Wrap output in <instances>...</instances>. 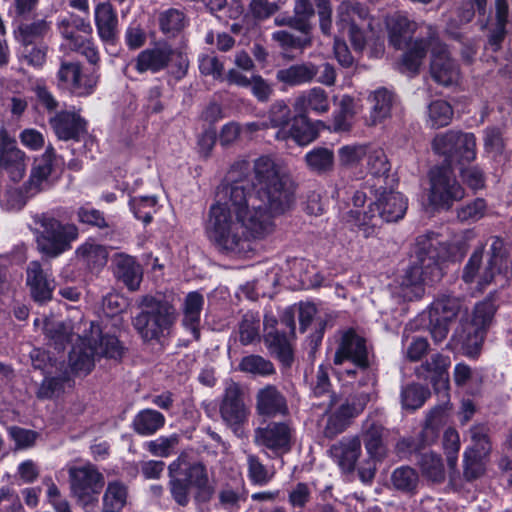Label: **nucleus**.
Listing matches in <instances>:
<instances>
[{"label": "nucleus", "mask_w": 512, "mask_h": 512, "mask_svg": "<svg viewBox=\"0 0 512 512\" xmlns=\"http://www.w3.org/2000/svg\"><path fill=\"white\" fill-rule=\"evenodd\" d=\"M38 249L51 257H56L70 248L78 237V229L73 224H62L48 214L33 217Z\"/></svg>", "instance_id": "6e6552de"}, {"label": "nucleus", "mask_w": 512, "mask_h": 512, "mask_svg": "<svg viewBox=\"0 0 512 512\" xmlns=\"http://www.w3.org/2000/svg\"><path fill=\"white\" fill-rule=\"evenodd\" d=\"M352 202L355 209H351L348 213L350 221L362 228L365 237L374 235L377 226V223L374 221L376 218L374 203L370 204L368 211H360L359 208L363 207L366 202V194L361 191L354 193Z\"/></svg>", "instance_id": "c756f323"}, {"label": "nucleus", "mask_w": 512, "mask_h": 512, "mask_svg": "<svg viewBox=\"0 0 512 512\" xmlns=\"http://www.w3.org/2000/svg\"><path fill=\"white\" fill-rule=\"evenodd\" d=\"M128 490L120 481H111L103 495L102 512H121L127 503Z\"/></svg>", "instance_id": "ea45409f"}, {"label": "nucleus", "mask_w": 512, "mask_h": 512, "mask_svg": "<svg viewBox=\"0 0 512 512\" xmlns=\"http://www.w3.org/2000/svg\"><path fill=\"white\" fill-rule=\"evenodd\" d=\"M369 173L376 178H384L390 171V164L382 149H374L367 153Z\"/></svg>", "instance_id": "e2e57ef3"}, {"label": "nucleus", "mask_w": 512, "mask_h": 512, "mask_svg": "<svg viewBox=\"0 0 512 512\" xmlns=\"http://www.w3.org/2000/svg\"><path fill=\"white\" fill-rule=\"evenodd\" d=\"M367 155V149L363 145H345L338 150L341 165L352 167L357 165Z\"/></svg>", "instance_id": "774afa93"}, {"label": "nucleus", "mask_w": 512, "mask_h": 512, "mask_svg": "<svg viewBox=\"0 0 512 512\" xmlns=\"http://www.w3.org/2000/svg\"><path fill=\"white\" fill-rule=\"evenodd\" d=\"M422 475L432 482H443L445 479V469L442 458L434 452H424L419 455L417 460Z\"/></svg>", "instance_id": "a19ab883"}, {"label": "nucleus", "mask_w": 512, "mask_h": 512, "mask_svg": "<svg viewBox=\"0 0 512 512\" xmlns=\"http://www.w3.org/2000/svg\"><path fill=\"white\" fill-rule=\"evenodd\" d=\"M46 335L53 341L55 349H63L66 342H72L69 353V365L76 373H89L95 360L107 358L118 361L122 358L124 347L117 337L104 334L99 325L87 320L76 323L46 321Z\"/></svg>", "instance_id": "f03ea898"}, {"label": "nucleus", "mask_w": 512, "mask_h": 512, "mask_svg": "<svg viewBox=\"0 0 512 512\" xmlns=\"http://www.w3.org/2000/svg\"><path fill=\"white\" fill-rule=\"evenodd\" d=\"M53 149L47 148L45 153L35 160L28 180L24 183V189L28 196L35 195L51 189L58 177L53 168Z\"/></svg>", "instance_id": "a211bd4d"}, {"label": "nucleus", "mask_w": 512, "mask_h": 512, "mask_svg": "<svg viewBox=\"0 0 512 512\" xmlns=\"http://www.w3.org/2000/svg\"><path fill=\"white\" fill-rule=\"evenodd\" d=\"M320 127H324L323 122L313 123L306 115L299 113L292 119L290 127H282L277 131L276 138L278 140L292 139L298 145L305 146L318 137Z\"/></svg>", "instance_id": "5701e85b"}, {"label": "nucleus", "mask_w": 512, "mask_h": 512, "mask_svg": "<svg viewBox=\"0 0 512 512\" xmlns=\"http://www.w3.org/2000/svg\"><path fill=\"white\" fill-rule=\"evenodd\" d=\"M308 168L316 173H325L332 170L334 165L333 151L328 148H314L305 155Z\"/></svg>", "instance_id": "37998d69"}, {"label": "nucleus", "mask_w": 512, "mask_h": 512, "mask_svg": "<svg viewBox=\"0 0 512 512\" xmlns=\"http://www.w3.org/2000/svg\"><path fill=\"white\" fill-rule=\"evenodd\" d=\"M256 400V409L261 415L275 416L288 412L286 399L274 386L268 385L259 390Z\"/></svg>", "instance_id": "7c9ffc66"}, {"label": "nucleus", "mask_w": 512, "mask_h": 512, "mask_svg": "<svg viewBox=\"0 0 512 512\" xmlns=\"http://www.w3.org/2000/svg\"><path fill=\"white\" fill-rule=\"evenodd\" d=\"M429 46L431 48L430 74L433 80L445 87L457 85L461 78L460 70L446 47L434 36L430 37Z\"/></svg>", "instance_id": "2eb2a0df"}, {"label": "nucleus", "mask_w": 512, "mask_h": 512, "mask_svg": "<svg viewBox=\"0 0 512 512\" xmlns=\"http://www.w3.org/2000/svg\"><path fill=\"white\" fill-rule=\"evenodd\" d=\"M265 342L270 352L276 355L283 363L289 364L292 360V349L287 337L277 331H268Z\"/></svg>", "instance_id": "49530a36"}, {"label": "nucleus", "mask_w": 512, "mask_h": 512, "mask_svg": "<svg viewBox=\"0 0 512 512\" xmlns=\"http://www.w3.org/2000/svg\"><path fill=\"white\" fill-rule=\"evenodd\" d=\"M293 107L296 112L303 115L310 111L316 114H324L330 109L329 96L322 88L314 87L298 95Z\"/></svg>", "instance_id": "cd10ccee"}, {"label": "nucleus", "mask_w": 512, "mask_h": 512, "mask_svg": "<svg viewBox=\"0 0 512 512\" xmlns=\"http://www.w3.org/2000/svg\"><path fill=\"white\" fill-rule=\"evenodd\" d=\"M31 197L27 195L24 187L22 189L0 188V204L7 211L20 210L26 204L27 199Z\"/></svg>", "instance_id": "864d4df0"}, {"label": "nucleus", "mask_w": 512, "mask_h": 512, "mask_svg": "<svg viewBox=\"0 0 512 512\" xmlns=\"http://www.w3.org/2000/svg\"><path fill=\"white\" fill-rule=\"evenodd\" d=\"M225 202L213 204L205 231L216 248L231 256H246L252 251V240H261L275 229L274 218L294 204L286 168L271 156L254 161L253 181H235Z\"/></svg>", "instance_id": "f257e3e1"}, {"label": "nucleus", "mask_w": 512, "mask_h": 512, "mask_svg": "<svg viewBox=\"0 0 512 512\" xmlns=\"http://www.w3.org/2000/svg\"><path fill=\"white\" fill-rule=\"evenodd\" d=\"M472 445L465 452H471L482 457H487L491 451V444L487 434V428L483 425H475L470 429Z\"/></svg>", "instance_id": "6e6d98bb"}, {"label": "nucleus", "mask_w": 512, "mask_h": 512, "mask_svg": "<svg viewBox=\"0 0 512 512\" xmlns=\"http://www.w3.org/2000/svg\"><path fill=\"white\" fill-rule=\"evenodd\" d=\"M383 427L372 421L364 424L363 440L369 460L359 467V476L363 482H370L376 472V462L386 455V448L383 443Z\"/></svg>", "instance_id": "dca6fc26"}, {"label": "nucleus", "mask_w": 512, "mask_h": 512, "mask_svg": "<svg viewBox=\"0 0 512 512\" xmlns=\"http://www.w3.org/2000/svg\"><path fill=\"white\" fill-rule=\"evenodd\" d=\"M51 125L61 140H78L86 133V121L74 111H63L51 119Z\"/></svg>", "instance_id": "bb28decb"}, {"label": "nucleus", "mask_w": 512, "mask_h": 512, "mask_svg": "<svg viewBox=\"0 0 512 512\" xmlns=\"http://www.w3.org/2000/svg\"><path fill=\"white\" fill-rule=\"evenodd\" d=\"M180 437L174 433L169 436H160L155 440L146 442L145 447L154 456L168 457L179 444Z\"/></svg>", "instance_id": "4d7b16f0"}, {"label": "nucleus", "mask_w": 512, "mask_h": 512, "mask_svg": "<svg viewBox=\"0 0 512 512\" xmlns=\"http://www.w3.org/2000/svg\"><path fill=\"white\" fill-rule=\"evenodd\" d=\"M292 429L285 422H272L255 430L254 442L260 447L271 450L276 455L290 449Z\"/></svg>", "instance_id": "aec40b11"}, {"label": "nucleus", "mask_w": 512, "mask_h": 512, "mask_svg": "<svg viewBox=\"0 0 512 512\" xmlns=\"http://www.w3.org/2000/svg\"><path fill=\"white\" fill-rule=\"evenodd\" d=\"M462 277L466 283H476L479 290L492 282L500 287L505 286L508 282V268L504 257V242L499 238L492 240L485 266H482V250L475 251L464 267Z\"/></svg>", "instance_id": "0eeeda50"}, {"label": "nucleus", "mask_w": 512, "mask_h": 512, "mask_svg": "<svg viewBox=\"0 0 512 512\" xmlns=\"http://www.w3.org/2000/svg\"><path fill=\"white\" fill-rule=\"evenodd\" d=\"M240 369L244 372L268 376L274 373L273 364L261 356L250 355L240 362Z\"/></svg>", "instance_id": "052dcab7"}, {"label": "nucleus", "mask_w": 512, "mask_h": 512, "mask_svg": "<svg viewBox=\"0 0 512 512\" xmlns=\"http://www.w3.org/2000/svg\"><path fill=\"white\" fill-rule=\"evenodd\" d=\"M495 311L496 307L490 299L477 303L470 318H461L448 343L449 348L467 357H476L493 322Z\"/></svg>", "instance_id": "39448f33"}, {"label": "nucleus", "mask_w": 512, "mask_h": 512, "mask_svg": "<svg viewBox=\"0 0 512 512\" xmlns=\"http://www.w3.org/2000/svg\"><path fill=\"white\" fill-rule=\"evenodd\" d=\"M114 273L128 289L134 291L139 288L142 280V269L133 257L122 254L118 255L115 258Z\"/></svg>", "instance_id": "473e14b6"}, {"label": "nucleus", "mask_w": 512, "mask_h": 512, "mask_svg": "<svg viewBox=\"0 0 512 512\" xmlns=\"http://www.w3.org/2000/svg\"><path fill=\"white\" fill-rule=\"evenodd\" d=\"M333 362L335 365L350 362L355 366V369L337 371L341 379L345 378V376L360 375L361 385L373 382V377L367 370L369 367V352L366 341L353 330H347L341 334Z\"/></svg>", "instance_id": "1a4fd4ad"}, {"label": "nucleus", "mask_w": 512, "mask_h": 512, "mask_svg": "<svg viewBox=\"0 0 512 512\" xmlns=\"http://www.w3.org/2000/svg\"><path fill=\"white\" fill-rule=\"evenodd\" d=\"M391 482L397 490L413 492L417 488L419 477L413 468L402 466L393 471Z\"/></svg>", "instance_id": "603ef678"}, {"label": "nucleus", "mask_w": 512, "mask_h": 512, "mask_svg": "<svg viewBox=\"0 0 512 512\" xmlns=\"http://www.w3.org/2000/svg\"><path fill=\"white\" fill-rule=\"evenodd\" d=\"M389 41L397 49L404 48L416 29V24L402 14H394L386 21Z\"/></svg>", "instance_id": "2f4dec72"}, {"label": "nucleus", "mask_w": 512, "mask_h": 512, "mask_svg": "<svg viewBox=\"0 0 512 512\" xmlns=\"http://www.w3.org/2000/svg\"><path fill=\"white\" fill-rule=\"evenodd\" d=\"M464 477L467 480H474L482 476L485 472V457L464 452Z\"/></svg>", "instance_id": "338daca9"}, {"label": "nucleus", "mask_w": 512, "mask_h": 512, "mask_svg": "<svg viewBox=\"0 0 512 512\" xmlns=\"http://www.w3.org/2000/svg\"><path fill=\"white\" fill-rule=\"evenodd\" d=\"M157 198L155 196H139L130 200V207L135 217L144 223H150L156 212Z\"/></svg>", "instance_id": "5fc2aeb1"}, {"label": "nucleus", "mask_w": 512, "mask_h": 512, "mask_svg": "<svg viewBox=\"0 0 512 512\" xmlns=\"http://www.w3.org/2000/svg\"><path fill=\"white\" fill-rule=\"evenodd\" d=\"M58 29L64 40L61 49L70 51H78L84 47L92 31L88 22L75 15L62 17L58 22Z\"/></svg>", "instance_id": "412c9836"}, {"label": "nucleus", "mask_w": 512, "mask_h": 512, "mask_svg": "<svg viewBox=\"0 0 512 512\" xmlns=\"http://www.w3.org/2000/svg\"><path fill=\"white\" fill-rule=\"evenodd\" d=\"M27 285L35 301L45 302L51 299L54 288L53 281L48 279L37 261H32L27 266Z\"/></svg>", "instance_id": "c85d7f7f"}, {"label": "nucleus", "mask_w": 512, "mask_h": 512, "mask_svg": "<svg viewBox=\"0 0 512 512\" xmlns=\"http://www.w3.org/2000/svg\"><path fill=\"white\" fill-rule=\"evenodd\" d=\"M168 475L171 495L181 506L188 504L191 489L196 490V498L202 501L213 494L205 466L189 461L183 454L169 464Z\"/></svg>", "instance_id": "20e7f679"}, {"label": "nucleus", "mask_w": 512, "mask_h": 512, "mask_svg": "<svg viewBox=\"0 0 512 512\" xmlns=\"http://www.w3.org/2000/svg\"><path fill=\"white\" fill-rule=\"evenodd\" d=\"M71 494L83 505L97 502L104 487V476L91 463L73 466L68 470Z\"/></svg>", "instance_id": "9b49d317"}, {"label": "nucleus", "mask_w": 512, "mask_h": 512, "mask_svg": "<svg viewBox=\"0 0 512 512\" xmlns=\"http://www.w3.org/2000/svg\"><path fill=\"white\" fill-rule=\"evenodd\" d=\"M443 448L450 468H455L460 450V437L454 428H447L443 434Z\"/></svg>", "instance_id": "69168bd1"}, {"label": "nucleus", "mask_w": 512, "mask_h": 512, "mask_svg": "<svg viewBox=\"0 0 512 512\" xmlns=\"http://www.w3.org/2000/svg\"><path fill=\"white\" fill-rule=\"evenodd\" d=\"M336 402H338V398L334 395H329L328 408L330 414L323 428V433L328 438H333L340 434L348 425V422L334 410Z\"/></svg>", "instance_id": "13d9d810"}, {"label": "nucleus", "mask_w": 512, "mask_h": 512, "mask_svg": "<svg viewBox=\"0 0 512 512\" xmlns=\"http://www.w3.org/2000/svg\"><path fill=\"white\" fill-rule=\"evenodd\" d=\"M59 87L68 90L76 96L91 94L97 84V77L93 73L82 70L78 63L63 62L57 73Z\"/></svg>", "instance_id": "f3484780"}, {"label": "nucleus", "mask_w": 512, "mask_h": 512, "mask_svg": "<svg viewBox=\"0 0 512 512\" xmlns=\"http://www.w3.org/2000/svg\"><path fill=\"white\" fill-rule=\"evenodd\" d=\"M464 310L462 301L453 296L443 295L433 301L429 309L431 335L436 342L446 339L449 323Z\"/></svg>", "instance_id": "4468645a"}, {"label": "nucleus", "mask_w": 512, "mask_h": 512, "mask_svg": "<svg viewBox=\"0 0 512 512\" xmlns=\"http://www.w3.org/2000/svg\"><path fill=\"white\" fill-rule=\"evenodd\" d=\"M77 257L86 265L99 267L106 264L108 252L105 247L92 240L86 241L76 251Z\"/></svg>", "instance_id": "c03bdc74"}, {"label": "nucleus", "mask_w": 512, "mask_h": 512, "mask_svg": "<svg viewBox=\"0 0 512 512\" xmlns=\"http://www.w3.org/2000/svg\"><path fill=\"white\" fill-rule=\"evenodd\" d=\"M459 249V254L451 253L437 237H418L411 256V264L399 282V296L409 301L420 298L424 294V283L441 277L443 262L454 261L463 256L464 250Z\"/></svg>", "instance_id": "7ed1b4c3"}, {"label": "nucleus", "mask_w": 512, "mask_h": 512, "mask_svg": "<svg viewBox=\"0 0 512 512\" xmlns=\"http://www.w3.org/2000/svg\"><path fill=\"white\" fill-rule=\"evenodd\" d=\"M375 212L385 222H397L402 219L408 207V201L403 194L396 191L384 190L374 203Z\"/></svg>", "instance_id": "a878e982"}, {"label": "nucleus", "mask_w": 512, "mask_h": 512, "mask_svg": "<svg viewBox=\"0 0 512 512\" xmlns=\"http://www.w3.org/2000/svg\"><path fill=\"white\" fill-rule=\"evenodd\" d=\"M429 204L435 209H449L464 197V189L449 167L441 166L429 172Z\"/></svg>", "instance_id": "9d476101"}, {"label": "nucleus", "mask_w": 512, "mask_h": 512, "mask_svg": "<svg viewBox=\"0 0 512 512\" xmlns=\"http://www.w3.org/2000/svg\"><path fill=\"white\" fill-rule=\"evenodd\" d=\"M260 319L254 313H246L243 316L239 327L240 341L244 344H250L259 338Z\"/></svg>", "instance_id": "680f3d73"}, {"label": "nucleus", "mask_w": 512, "mask_h": 512, "mask_svg": "<svg viewBox=\"0 0 512 512\" xmlns=\"http://www.w3.org/2000/svg\"><path fill=\"white\" fill-rule=\"evenodd\" d=\"M51 30V22L46 19L34 21L19 26L17 38L23 46H31L43 39Z\"/></svg>", "instance_id": "79ce46f5"}, {"label": "nucleus", "mask_w": 512, "mask_h": 512, "mask_svg": "<svg viewBox=\"0 0 512 512\" xmlns=\"http://www.w3.org/2000/svg\"><path fill=\"white\" fill-rule=\"evenodd\" d=\"M27 156L17 147L14 137L6 128H0V175L7 176L13 183L23 179L27 169Z\"/></svg>", "instance_id": "ddd939ff"}, {"label": "nucleus", "mask_w": 512, "mask_h": 512, "mask_svg": "<svg viewBox=\"0 0 512 512\" xmlns=\"http://www.w3.org/2000/svg\"><path fill=\"white\" fill-rule=\"evenodd\" d=\"M248 478L254 485L264 486L274 477V471L267 468L257 456L249 454L247 456Z\"/></svg>", "instance_id": "8fccbe9b"}, {"label": "nucleus", "mask_w": 512, "mask_h": 512, "mask_svg": "<svg viewBox=\"0 0 512 512\" xmlns=\"http://www.w3.org/2000/svg\"><path fill=\"white\" fill-rule=\"evenodd\" d=\"M370 400L371 391H362L346 399L340 405L336 404L334 410L348 422L350 418L361 413Z\"/></svg>", "instance_id": "a18cd8bd"}, {"label": "nucleus", "mask_w": 512, "mask_h": 512, "mask_svg": "<svg viewBox=\"0 0 512 512\" xmlns=\"http://www.w3.org/2000/svg\"><path fill=\"white\" fill-rule=\"evenodd\" d=\"M174 53L172 47L167 43H157L137 55L134 60V67L139 73L147 71L157 73L169 65Z\"/></svg>", "instance_id": "b1692460"}, {"label": "nucleus", "mask_w": 512, "mask_h": 512, "mask_svg": "<svg viewBox=\"0 0 512 512\" xmlns=\"http://www.w3.org/2000/svg\"><path fill=\"white\" fill-rule=\"evenodd\" d=\"M328 455L344 473H350L361 455V441L357 436L343 437L332 444Z\"/></svg>", "instance_id": "393cba45"}, {"label": "nucleus", "mask_w": 512, "mask_h": 512, "mask_svg": "<svg viewBox=\"0 0 512 512\" xmlns=\"http://www.w3.org/2000/svg\"><path fill=\"white\" fill-rule=\"evenodd\" d=\"M453 118L451 105L443 100L432 102L428 107V122L433 128L447 126Z\"/></svg>", "instance_id": "3c124183"}, {"label": "nucleus", "mask_w": 512, "mask_h": 512, "mask_svg": "<svg viewBox=\"0 0 512 512\" xmlns=\"http://www.w3.org/2000/svg\"><path fill=\"white\" fill-rule=\"evenodd\" d=\"M95 22L100 37L105 41L113 39L118 19L110 3H100L95 8Z\"/></svg>", "instance_id": "c9c22d12"}, {"label": "nucleus", "mask_w": 512, "mask_h": 512, "mask_svg": "<svg viewBox=\"0 0 512 512\" xmlns=\"http://www.w3.org/2000/svg\"><path fill=\"white\" fill-rule=\"evenodd\" d=\"M204 304V298L198 292H190L184 301V319L183 324L189 328L197 339L199 337L198 325L200 315Z\"/></svg>", "instance_id": "58836bf2"}, {"label": "nucleus", "mask_w": 512, "mask_h": 512, "mask_svg": "<svg viewBox=\"0 0 512 512\" xmlns=\"http://www.w3.org/2000/svg\"><path fill=\"white\" fill-rule=\"evenodd\" d=\"M429 396V390L420 384L406 385L401 390L402 407L407 410H416L425 403Z\"/></svg>", "instance_id": "de8ad7c7"}, {"label": "nucleus", "mask_w": 512, "mask_h": 512, "mask_svg": "<svg viewBox=\"0 0 512 512\" xmlns=\"http://www.w3.org/2000/svg\"><path fill=\"white\" fill-rule=\"evenodd\" d=\"M141 311L133 318L132 324L144 342L157 341L169 335L177 312L167 300L144 296L140 301Z\"/></svg>", "instance_id": "423d86ee"}, {"label": "nucleus", "mask_w": 512, "mask_h": 512, "mask_svg": "<svg viewBox=\"0 0 512 512\" xmlns=\"http://www.w3.org/2000/svg\"><path fill=\"white\" fill-rule=\"evenodd\" d=\"M337 18L339 31H347L354 49L362 50L366 44V37L361 28L364 11L357 4L343 2L338 8Z\"/></svg>", "instance_id": "6ab92c4d"}, {"label": "nucleus", "mask_w": 512, "mask_h": 512, "mask_svg": "<svg viewBox=\"0 0 512 512\" xmlns=\"http://www.w3.org/2000/svg\"><path fill=\"white\" fill-rule=\"evenodd\" d=\"M318 72L312 63H301L277 71V79L290 86L308 83L314 79Z\"/></svg>", "instance_id": "f704fd0d"}, {"label": "nucleus", "mask_w": 512, "mask_h": 512, "mask_svg": "<svg viewBox=\"0 0 512 512\" xmlns=\"http://www.w3.org/2000/svg\"><path fill=\"white\" fill-rule=\"evenodd\" d=\"M220 415L229 426L243 423L248 416V408L244 404L242 391L235 382H227L223 400L220 405Z\"/></svg>", "instance_id": "4be33fe9"}, {"label": "nucleus", "mask_w": 512, "mask_h": 512, "mask_svg": "<svg viewBox=\"0 0 512 512\" xmlns=\"http://www.w3.org/2000/svg\"><path fill=\"white\" fill-rule=\"evenodd\" d=\"M368 101L371 104L368 118L370 125H377L390 117L393 104V94L390 91L378 88L369 94Z\"/></svg>", "instance_id": "72a5a7b5"}, {"label": "nucleus", "mask_w": 512, "mask_h": 512, "mask_svg": "<svg viewBox=\"0 0 512 512\" xmlns=\"http://www.w3.org/2000/svg\"><path fill=\"white\" fill-rule=\"evenodd\" d=\"M358 112L355 99L349 95H343L339 102V108L333 114L332 130L334 132H346L352 126V119Z\"/></svg>", "instance_id": "4c0bfd02"}, {"label": "nucleus", "mask_w": 512, "mask_h": 512, "mask_svg": "<svg viewBox=\"0 0 512 512\" xmlns=\"http://www.w3.org/2000/svg\"><path fill=\"white\" fill-rule=\"evenodd\" d=\"M68 379L65 376H45L36 395L39 399H52L59 397L65 390Z\"/></svg>", "instance_id": "bf43d9fd"}, {"label": "nucleus", "mask_w": 512, "mask_h": 512, "mask_svg": "<svg viewBox=\"0 0 512 512\" xmlns=\"http://www.w3.org/2000/svg\"><path fill=\"white\" fill-rule=\"evenodd\" d=\"M164 424V415L153 409L141 410L135 415L132 422L134 431L141 436L155 434Z\"/></svg>", "instance_id": "e433bc0d"}, {"label": "nucleus", "mask_w": 512, "mask_h": 512, "mask_svg": "<svg viewBox=\"0 0 512 512\" xmlns=\"http://www.w3.org/2000/svg\"><path fill=\"white\" fill-rule=\"evenodd\" d=\"M425 51V41L416 40L403 55L402 61L400 63V70L403 73H416L422 64Z\"/></svg>", "instance_id": "09e8293b"}, {"label": "nucleus", "mask_w": 512, "mask_h": 512, "mask_svg": "<svg viewBox=\"0 0 512 512\" xmlns=\"http://www.w3.org/2000/svg\"><path fill=\"white\" fill-rule=\"evenodd\" d=\"M496 19L497 27L489 38V44L493 50H496L504 38L505 35V24L508 16V4L505 0H496Z\"/></svg>", "instance_id": "0e129e2a"}, {"label": "nucleus", "mask_w": 512, "mask_h": 512, "mask_svg": "<svg viewBox=\"0 0 512 512\" xmlns=\"http://www.w3.org/2000/svg\"><path fill=\"white\" fill-rule=\"evenodd\" d=\"M433 149L450 159V162H471L476 158V138L472 133L447 131L433 140Z\"/></svg>", "instance_id": "f8f14e48"}]
</instances>
